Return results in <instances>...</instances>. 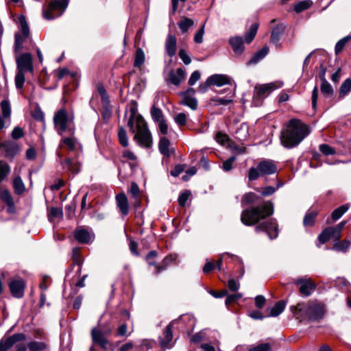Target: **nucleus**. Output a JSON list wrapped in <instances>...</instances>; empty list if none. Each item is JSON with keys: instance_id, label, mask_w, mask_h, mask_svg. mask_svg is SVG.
<instances>
[{"instance_id": "nucleus-1", "label": "nucleus", "mask_w": 351, "mask_h": 351, "mask_svg": "<svg viewBox=\"0 0 351 351\" xmlns=\"http://www.w3.org/2000/svg\"><path fill=\"white\" fill-rule=\"evenodd\" d=\"M274 213V204L271 201H263L259 205L252 206L242 211L241 222L247 226L257 224L255 232H265L271 239L278 235V224L276 219H271L258 223V222L270 217Z\"/></svg>"}, {"instance_id": "nucleus-2", "label": "nucleus", "mask_w": 351, "mask_h": 351, "mask_svg": "<svg viewBox=\"0 0 351 351\" xmlns=\"http://www.w3.org/2000/svg\"><path fill=\"white\" fill-rule=\"evenodd\" d=\"M310 133L308 126L298 119H291L281 132L282 145L287 148L298 145Z\"/></svg>"}, {"instance_id": "nucleus-3", "label": "nucleus", "mask_w": 351, "mask_h": 351, "mask_svg": "<svg viewBox=\"0 0 351 351\" xmlns=\"http://www.w3.org/2000/svg\"><path fill=\"white\" fill-rule=\"evenodd\" d=\"M294 317L302 322L306 319L317 321L322 319L324 314V307L316 301H309L307 303H299L290 307Z\"/></svg>"}, {"instance_id": "nucleus-4", "label": "nucleus", "mask_w": 351, "mask_h": 351, "mask_svg": "<svg viewBox=\"0 0 351 351\" xmlns=\"http://www.w3.org/2000/svg\"><path fill=\"white\" fill-rule=\"evenodd\" d=\"M278 168L274 160L263 159L259 161L256 167H251L247 173V183L257 180L259 178H264L267 181L268 176L277 173Z\"/></svg>"}, {"instance_id": "nucleus-5", "label": "nucleus", "mask_w": 351, "mask_h": 351, "mask_svg": "<svg viewBox=\"0 0 351 351\" xmlns=\"http://www.w3.org/2000/svg\"><path fill=\"white\" fill-rule=\"evenodd\" d=\"M53 123L59 134L68 132L69 135H74L73 117L69 116L66 110L60 109L54 114Z\"/></svg>"}, {"instance_id": "nucleus-6", "label": "nucleus", "mask_w": 351, "mask_h": 351, "mask_svg": "<svg viewBox=\"0 0 351 351\" xmlns=\"http://www.w3.org/2000/svg\"><path fill=\"white\" fill-rule=\"evenodd\" d=\"M134 139L143 147H149L152 144V134L148 130L147 123L143 117H139L134 125Z\"/></svg>"}, {"instance_id": "nucleus-7", "label": "nucleus", "mask_w": 351, "mask_h": 351, "mask_svg": "<svg viewBox=\"0 0 351 351\" xmlns=\"http://www.w3.org/2000/svg\"><path fill=\"white\" fill-rule=\"evenodd\" d=\"M69 4V0H52L43 10V17L47 20L53 19L62 15Z\"/></svg>"}, {"instance_id": "nucleus-8", "label": "nucleus", "mask_w": 351, "mask_h": 351, "mask_svg": "<svg viewBox=\"0 0 351 351\" xmlns=\"http://www.w3.org/2000/svg\"><path fill=\"white\" fill-rule=\"evenodd\" d=\"M158 253L155 250L150 251L146 256V261L149 267H154L155 271L154 274L158 275L161 271H164L169 266V263L173 261H175L176 257L174 256H169L165 257L160 265L156 263L154 261L156 257L157 256Z\"/></svg>"}, {"instance_id": "nucleus-9", "label": "nucleus", "mask_w": 351, "mask_h": 351, "mask_svg": "<svg viewBox=\"0 0 351 351\" xmlns=\"http://www.w3.org/2000/svg\"><path fill=\"white\" fill-rule=\"evenodd\" d=\"M282 84H278L276 82H271L263 84H256L254 86L253 99L261 101L267 97L274 90L280 88Z\"/></svg>"}, {"instance_id": "nucleus-10", "label": "nucleus", "mask_w": 351, "mask_h": 351, "mask_svg": "<svg viewBox=\"0 0 351 351\" xmlns=\"http://www.w3.org/2000/svg\"><path fill=\"white\" fill-rule=\"evenodd\" d=\"M182 319L183 315L180 316L178 319H175L171 322L165 328L162 335L159 337V343L162 348L167 349L171 348V341L173 339V326L176 323L182 321Z\"/></svg>"}, {"instance_id": "nucleus-11", "label": "nucleus", "mask_w": 351, "mask_h": 351, "mask_svg": "<svg viewBox=\"0 0 351 351\" xmlns=\"http://www.w3.org/2000/svg\"><path fill=\"white\" fill-rule=\"evenodd\" d=\"M293 283L299 286L300 293L305 297H308L316 288L315 284L311 278H298L293 280Z\"/></svg>"}, {"instance_id": "nucleus-12", "label": "nucleus", "mask_w": 351, "mask_h": 351, "mask_svg": "<svg viewBox=\"0 0 351 351\" xmlns=\"http://www.w3.org/2000/svg\"><path fill=\"white\" fill-rule=\"evenodd\" d=\"M90 335L93 343L98 345L102 349L107 350L109 347H112V344L106 338L104 332L97 328H93Z\"/></svg>"}, {"instance_id": "nucleus-13", "label": "nucleus", "mask_w": 351, "mask_h": 351, "mask_svg": "<svg viewBox=\"0 0 351 351\" xmlns=\"http://www.w3.org/2000/svg\"><path fill=\"white\" fill-rule=\"evenodd\" d=\"M17 71L32 73L34 71L32 58L30 53H25L16 58Z\"/></svg>"}, {"instance_id": "nucleus-14", "label": "nucleus", "mask_w": 351, "mask_h": 351, "mask_svg": "<svg viewBox=\"0 0 351 351\" xmlns=\"http://www.w3.org/2000/svg\"><path fill=\"white\" fill-rule=\"evenodd\" d=\"M195 90L192 88H189L186 91L180 94L181 100L180 104L186 106L192 110H196L197 107V99L194 97Z\"/></svg>"}, {"instance_id": "nucleus-15", "label": "nucleus", "mask_w": 351, "mask_h": 351, "mask_svg": "<svg viewBox=\"0 0 351 351\" xmlns=\"http://www.w3.org/2000/svg\"><path fill=\"white\" fill-rule=\"evenodd\" d=\"M25 282L22 279L13 280L9 283L10 292L14 298H21L24 295Z\"/></svg>"}, {"instance_id": "nucleus-16", "label": "nucleus", "mask_w": 351, "mask_h": 351, "mask_svg": "<svg viewBox=\"0 0 351 351\" xmlns=\"http://www.w3.org/2000/svg\"><path fill=\"white\" fill-rule=\"evenodd\" d=\"M137 104L136 101H133L130 108V116L128 121V126L130 128L131 132H134V125H136V120L139 117H142L141 114L137 113Z\"/></svg>"}, {"instance_id": "nucleus-17", "label": "nucleus", "mask_w": 351, "mask_h": 351, "mask_svg": "<svg viewBox=\"0 0 351 351\" xmlns=\"http://www.w3.org/2000/svg\"><path fill=\"white\" fill-rule=\"evenodd\" d=\"M74 237L79 243H88L91 240L90 232L83 227H79L75 229L74 232Z\"/></svg>"}, {"instance_id": "nucleus-18", "label": "nucleus", "mask_w": 351, "mask_h": 351, "mask_svg": "<svg viewBox=\"0 0 351 351\" xmlns=\"http://www.w3.org/2000/svg\"><path fill=\"white\" fill-rule=\"evenodd\" d=\"M116 201L121 213L124 216L127 215L129 213V204L125 194L121 193L117 195Z\"/></svg>"}, {"instance_id": "nucleus-19", "label": "nucleus", "mask_w": 351, "mask_h": 351, "mask_svg": "<svg viewBox=\"0 0 351 351\" xmlns=\"http://www.w3.org/2000/svg\"><path fill=\"white\" fill-rule=\"evenodd\" d=\"M176 38L173 34H169L165 41V51L169 57H173L176 53Z\"/></svg>"}, {"instance_id": "nucleus-20", "label": "nucleus", "mask_w": 351, "mask_h": 351, "mask_svg": "<svg viewBox=\"0 0 351 351\" xmlns=\"http://www.w3.org/2000/svg\"><path fill=\"white\" fill-rule=\"evenodd\" d=\"M207 83L211 85L221 86L230 84V79L225 75L215 74L207 79Z\"/></svg>"}, {"instance_id": "nucleus-21", "label": "nucleus", "mask_w": 351, "mask_h": 351, "mask_svg": "<svg viewBox=\"0 0 351 351\" xmlns=\"http://www.w3.org/2000/svg\"><path fill=\"white\" fill-rule=\"evenodd\" d=\"M229 43L231 45L233 51L237 54L241 55L244 51V45L243 38L240 36L232 37L229 40Z\"/></svg>"}, {"instance_id": "nucleus-22", "label": "nucleus", "mask_w": 351, "mask_h": 351, "mask_svg": "<svg viewBox=\"0 0 351 351\" xmlns=\"http://www.w3.org/2000/svg\"><path fill=\"white\" fill-rule=\"evenodd\" d=\"M185 77L186 73L181 68L177 69L176 71H171L169 73V80L171 83L176 86L179 85L184 80Z\"/></svg>"}, {"instance_id": "nucleus-23", "label": "nucleus", "mask_w": 351, "mask_h": 351, "mask_svg": "<svg viewBox=\"0 0 351 351\" xmlns=\"http://www.w3.org/2000/svg\"><path fill=\"white\" fill-rule=\"evenodd\" d=\"M286 306V302L285 300H280L276 303V304L270 308L267 309V312H268L269 317H277L280 313H282V311L285 310Z\"/></svg>"}, {"instance_id": "nucleus-24", "label": "nucleus", "mask_w": 351, "mask_h": 351, "mask_svg": "<svg viewBox=\"0 0 351 351\" xmlns=\"http://www.w3.org/2000/svg\"><path fill=\"white\" fill-rule=\"evenodd\" d=\"M285 31V27L283 25H278L276 27H274V29L271 31V41L276 45V46H279L280 43V39L281 38V36L284 33Z\"/></svg>"}, {"instance_id": "nucleus-25", "label": "nucleus", "mask_w": 351, "mask_h": 351, "mask_svg": "<svg viewBox=\"0 0 351 351\" xmlns=\"http://www.w3.org/2000/svg\"><path fill=\"white\" fill-rule=\"evenodd\" d=\"M269 53V47L267 46H264L261 50L257 51L247 62V64H254L264 58L267 54Z\"/></svg>"}, {"instance_id": "nucleus-26", "label": "nucleus", "mask_w": 351, "mask_h": 351, "mask_svg": "<svg viewBox=\"0 0 351 351\" xmlns=\"http://www.w3.org/2000/svg\"><path fill=\"white\" fill-rule=\"evenodd\" d=\"M29 37H25L21 33H15L14 34V49L15 53H19L23 48V43Z\"/></svg>"}, {"instance_id": "nucleus-27", "label": "nucleus", "mask_w": 351, "mask_h": 351, "mask_svg": "<svg viewBox=\"0 0 351 351\" xmlns=\"http://www.w3.org/2000/svg\"><path fill=\"white\" fill-rule=\"evenodd\" d=\"M64 168L71 171L73 173L76 174L80 171V163L70 158H66L62 163Z\"/></svg>"}, {"instance_id": "nucleus-28", "label": "nucleus", "mask_w": 351, "mask_h": 351, "mask_svg": "<svg viewBox=\"0 0 351 351\" xmlns=\"http://www.w3.org/2000/svg\"><path fill=\"white\" fill-rule=\"evenodd\" d=\"M170 141L166 137H161L158 143V149L160 152L167 156L169 157L171 154L169 152Z\"/></svg>"}, {"instance_id": "nucleus-29", "label": "nucleus", "mask_w": 351, "mask_h": 351, "mask_svg": "<svg viewBox=\"0 0 351 351\" xmlns=\"http://www.w3.org/2000/svg\"><path fill=\"white\" fill-rule=\"evenodd\" d=\"M351 91V78L346 79L339 88V98H344Z\"/></svg>"}, {"instance_id": "nucleus-30", "label": "nucleus", "mask_w": 351, "mask_h": 351, "mask_svg": "<svg viewBox=\"0 0 351 351\" xmlns=\"http://www.w3.org/2000/svg\"><path fill=\"white\" fill-rule=\"evenodd\" d=\"M320 90L323 96L326 98H331L334 95V89L328 81L321 83Z\"/></svg>"}, {"instance_id": "nucleus-31", "label": "nucleus", "mask_w": 351, "mask_h": 351, "mask_svg": "<svg viewBox=\"0 0 351 351\" xmlns=\"http://www.w3.org/2000/svg\"><path fill=\"white\" fill-rule=\"evenodd\" d=\"M19 23L20 25V32L22 35H25V37L29 36V28L27 24L26 18L24 15H21L19 17Z\"/></svg>"}, {"instance_id": "nucleus-32", "label": "nucleus", "mask_w": 351, "mask_h": 351, "mask_svg": "<svg viewBox=\"0 0 351 351\" xmlns=\"http://www.w3.org/2000/svg\"><path fill=\"white\" fill-rule=\"evenodd\" d=\"M350 208V206L349 204H344V205H342L341 206H339V208L335 209L332 214H331V218L332 219L335 221L337 220H338L339 219H340L343 215L347 212V210L349 209Z\"/></svg>"}, {"instance_id": "nucleus-33", "label": "nucleus", "mask_w": 351, "mask_h": 351, "mask_svg": "<svg viewBox=\"0 0 351 351\" xmlns=\"http://www.w3.org/2000/svg\"><path fill=\"white\" fill-rule=\"evenodd\" d=\"M259 196L253 192H249L245 193L241 199L242 204H251L256 203L259 199Z\"/></svg>"}, {"instance_id": "nucleus-34", "label": "nucleus", "mask_w": 351, "mask_h": 351, "mask_svg": "<svg viewBox=\"0 0 351 351\" xmlns=\"http://www.w3.org/2000/svg\"><path fill=\"white\" fill-rule=\"evenodd\" d=\"M194 22L192 19L187 17H182L180 21L178 23V27L182 33L186 32L189 29L192 27Z\"/></svg>"}, {"instance_id": "nucleus-35", "label": "nucleus", "mask_w": 351, "mask_h": 351, "mask_svg": "<svg viewBox=\"0 0 351 351\" xmlns=\"http://www.w3.org/2000/svg\"><path fill=\"white\" fill-rule=\"evenodd\" d=\"M258 28V24L256 23H253L250 26L249 31L245 34V41L247 43H250L253 40L257 33Z\"/></svg>"}, {"instance_id": "nucleus-36", "label": "nucleus", "mask_w": 351, "mask_h": 351, "mask_svg": "<svg viewBox=\"0 0 351 351\" xmlns=\"http://www.w3.org/2000/svg\"><path fill=\"white\" fill-rule=\"evenodd\" d=\"M13 187L14 192L18 195L22 194L25 191V187L20 176H16L14 179Z\"/></svg>"}, {"instance_id": "nucleus-37", "label": "nucleus", "mask_w": 351, "mask_h": 351, "mask_svg": "<svg viewBox=\"0 0 351 351\" xmlns=\"http://www.w3.org/2000/svg\"><path fill=\"white\" fill-rule=\"evenodd\" d=\"M145 62V53L141 48L136 51L134 66L140 68Z\"/></svg>"}, {"instance_id": "nucleus-38", "label": "nucleus", "mask_w": 351, "mask_h": 351, "mask_svg": "<svg viewBox=\"0 0 351 351\" xmlns=\"http://www.w3.org/2000/svg\"><path fill=\"white\" fill-rule=\"evenodd\" d=\"M29 351H43L47 348V345L41 341H30L27 345Z\"/></svg>"}, {"instance_id": "nucleus-39", "label": "nucleus", "mask_w": 351, "mask_h": 351, "mask_svg": "<svg viewBox=\"0 0 351 351\" xmlns=\"http://www.w3.org/2000/svg\"><path fill=\"white\" fill-rule=\"evenodd\" d=\"M313 5V2L311 0H304L298 2L295 4L294 7V10L297 13L302 12L309 8Z\"/></svg>"}, {"instance_id": "nucleus-40", "label": "nucleus", "mask_w": 351, "mask_h": 351, "mask_svg": "<svg viewBox=\"0 0 351 351\" xmlns=\"http://www.w3.org/2000/svg\"><path fill=\"white\" fill-rule=\"evenodd\" d=\"M118 138L120 144L123 147H126L128 146V139L126 131L122 126L119 127Z\"/></svg>"}, {"instance_id": "nucleus-41", "label": "nucleus", "mask_w": 351, "mask_h": 351, "mask_svg": "<svg viewBox=\"0 0 351 351\" xmlns=\"http://www.w3.org/2000/svg\"><path fill=\"white\" fill-rule=\"evenodd\" d=\"M152 117L154 121L159 123L165 120L162 110L154 106L151 109Z\"/></svg>"}, {"instance_id": "nucleus-42", "label": "nucleus", "mask_w": 351, "mask_h": 351, "mask_svg": "<svg viewBox=\"0 0 351 351\" xmlns=\"http://www.w3.org/2000/svg\"><path fill=\"white\" fill-rule=\"evenodd\" d=\"M248 135V128L245 124H241L240 128L236 132V138L242 141H244Z\"/></svg>"}, {"instance_id": "nucleus-43", "label": "nucleus", "mask_w": 351, "mask_h": 351, "mask_svg": "<svg viewBox=\"0 0 351 351\" xmlns=\"http://www.w3.org/2000/svg\"><path fill=\"white\" fill-rule=\"evenodd\" d=\"M332 230L329 228V227L325 228L318 236V240L322 243L324 244L330 239H332L331 231Z\"/></svg>"}, {"instance_id": "nucleus-44", "label": "nucleus", "mask_w": 351, "mask_h": 351, "mask_svg": "<svg viewBox=\"0 0 351 351\" xmlns=\"http://www.w3.org/2000/svg\"><path fill=\"white\" fill-rule=\"evenodd\" d=\"M317 215V212L311 211L308 213L304 218L303 223L305 226H313L315 223V217Z\"/></svg>"}, {"instance_id": "nucleus-45", "label": "nucleus", "mask_w": 351, "mask_h": 351, "mask_svg": "<svg viewBox=\"0 0 351 351\" xmlns=\"http://www.w3.org/2000/svg\"><path fill=\"white\" fill-rule=\"evenodd\" d=\"M63 215L62 208L52 207L49 209L48 218L49 221H52L55 218H61Z\"/></svg>"}, {"instance_id": "nucleus-46", "label": "nucleus", "mask_w": 351, "mask_h": 351, "mask_svg": "<svg viewBox=\"0 0 351 351\" xmlns=\"http://www.w3.org/2000/svg\"><path fill=\"white\" fill-rule=\"evenodd\" d=\"M1 199L8 206L11 207L14 206L13 198L8 190H3L1 193Z\"/></svg>"}, {"instance_id": "nucleus-47", "label": "nucleus", "mask_w": 351, "mask_h": 351, "mask_svg": "<svg viewBox=\"0 0 351 351\" xmlns=\"http://www.w3.org/2000/svg\"><path fill=\"white\" fill-rule=\"evenodd\" d=\"M25 72L19 71H17V72H16V74L15 76V84H16V88H18V89L22 88L24 85V83L25 81Z\"/></svg>"}, {"instance_id": "nucleus-48", "label": "nucleus", "mask_w": 351, "mask_h": 351, "mask_svg": "<svg viewBox=\"0 0 351 351\" xmlns=\"http://www.w3.org/2000/svg\"><path fill=\"white\" fill-rule=\"evenodd\" d=\"M70 136H71L62 139V143L66 146L69 150L73 151L76 147V139L73 136V135Z\"/></svg>"}, {"instance_id": "nucleus-49", "label": "nucleus", "mask_w": 351, "mask_h": 351, "mask_svg": "<svg viewBox=\"0 0 351 351\" xmlns=\"http://www.w3.org/2000/svg\"><path fill=\"white\" fill-rule=\"evenodd\" d=\"M350 246V241L348 240H343L341 241L337 242L333 245V249L337 251L346 252Z\"/></svg>"}, {"instance_id": "nucleus-50", "label": "nucleus", "mask_w": 351, "mask_h": 351, "mask_svg": "<svg viewBox=\"0 0 351 351\" xmlns=\"http://www.w3.org/2000/svg\"><path fill=\"white\" fill-rule=\"evenodd\" d=\"M255 190L257 192H260L261 195L262 196L267 197V196H269V195L274 194L276 192V189L274 186H265L263 189L256 188Z\"/></svg>"}, {"instance_id": "nucleus-51", "label": "nucleus", "mask_w": 351, "mask_h": 351, "mask_svg": "<svg viewBox=\"0 0 351 351\" xmlns=\"http://www.w3.org/2000/svg\"><path fill=\"white\" fill-rule=\"evenodd\" d=\"M350 36H346L343 38L342 39L339 40L335 45V53L338 54L340 53L344 48L346 43L350 40Z\"/></svg>"}, {"instance_id": "nucleus-52", "label": "nucleus", "mask_w": 351, "mask_h": 351, "mask_svg": "<svg viewBox=\"0 0 351 351\" xmlns=\"http://www.w3.org/2000/svg\"><path fill=\"white\" fill-rule=\"evenodd\" d=\"M1 107L2 110V116L5 118H8L10 116L11 109L10 103L7 100H3L1 102Z\"/></svg>"}, {"instance_id": "nucleus-53", "label": "nucleus", "mask_w": 351, "mask_h": 351, "mask_svg": "<svg viewBox=\"0 0 351 351\" xmlns=\"http://www.w3.org/2000/svg\"><path fill=\"white\" fill-rule=\"evenodd\" d=\"M237 158L233 156L230 157L228 159L224 160L222 164L223 169L226 172L231 171L233 168V163L235 162Z\"/></svg>"}, {"instance_id": "nucleus-54", "label": "nucleus", "mask_w": 351, "mask_h": 351, "mask_svg": "<svg viewBox=\"0 0 351 351\" xmlns=\"http://www.w3.org/2000/svg\"><path fill=\"white\" fill-rule=\"evenodd\" d=\"M248 351H272V349L269 343H263L249 349Z\"/></svg>"}, {"instance_id": "nucleus-55", "label": "nucleus", "mask_w": 351, "mask_h": 351, "mask_svg": "<svg viewBox=\"0 0 351 351\" xmlns=\"http://www.w3.org/2000/svg\"><path fill=\"white\" fill-rule=\"evenodd\" d=\"M130 333L128 334V325L125 323L120 324L116 332V336L117 337H128Z\"/></svg>"}, {"instance_id": "nucleus-56", "label": "nucleus", "mask_w": 351, "mask_h": 351, "mask_svg": "<svg viewBox=\"0 0 351 351\" xmlns=\"http://www.w3.org/2000/svg\"><path fill=\"white\" fill-rule=\"evenodd\" d=\"M319 151L326 156L333 155L336 153L335 149L327 144L320 145Z\"/></svg>"}, {"instance_id": "nucleus-57", "label": "nucleus", "mask_w": 351, "mask_h": 351, "mask_svg": "<svg viewBox=\"0 0 351 351\" xmlns=\"http://www.w3.org/2000/svg\"><path fill=\"white\" fill-rule=\"evenodd\" d=\"M191 192L189 191H185L182 193L178 197V203L179 205L182 207L185 206L187 200L191 196Z\"/></svg>"}, {"instance_id": "nucleus-58", "label": "nucleus", "mask_w": 351, "mask_h": 351, "mask_svg": "<svg viewBox=\"0 0 351 351\" xmlns=\"http://www.w3.org/2000/svg\"><path fill=\"white\" fill-rule=\"evenodd\" d=\"M241 297L242 294L239 293L229 295L226 299V304L228 306L234 302H236L237 300L241 299Z\"/></svg>"}, {"instance_id": "nucleus-59", "label": "nucleus", "mask_w": 351, "mask_h": 351, "mask_svg": "<svg viewBox=\"0 0 351 351\" xmlns=\"http://www.w3.org/2000/svg\"><path fill=\"white\" fill-rule=\"evenodd\" d=\"M97 90L101 97L102 102H107L108 101V97L105 88L99 84L97 86Z\"/></svg>"}, {"instance_id": "nucleus-60", "label": "nucleus", "mask_w": 351, "mask_h": 351, "mask_svg": "<svg viewBox=\"0 0 351 351\" xmlns=\"http://www.w3.org/2000/svg\"><path fill=\"white\" fill-rule=\"evenodd\" d=\"M175 122L179 125H184L186 123V114L180 112L178 113L174 118Z\"/></svg>"}, {"instance_id": "nucleus-61", "label": "nucleus", "mask_w": 351, "mask_h": 351, "mask_svg": "<svg viewBox=\"0 0 351 351\" xmlns=\"http://www.w3.org/2000/svg\"><path fill=\"white\" fill-rule=\"evenodd\" d=\"M179 57L185 64H189L191 62L190 56L187 54L186 51L181 49L178 53Z\"/></svg>"}, {"instance_id": "nucleus-62", "label": "nucleus", "mask_w": 351, "mask_h": 351, "mask_svg": "<svg viewBox=\"0 0 351 351\" xmlns=\"http://www.w3.org/2000/svg\"><path fill=\"white\" fill-rule=\"evenodd\" d=\"M227 286L231 291H236L239 289L240 284L239 281L231 278L228 281Z\"/></svg>"}, {"instance_id": "nucleus-63", "label": "nucleus", "mask_w": 351, "mask_h": 351, "mask_svg": "<svg viewBox=\"0 0 351 351\" xmlns=\"http://www.w3.org/2000/svg\"><path fill=\"white\" fill-rule=\"evenodd\" d=\"M130 193H131V195H132V197L136 199V198L139 197L140 190H139V187L136 183H135V182L131 183Z\"/></svg>"}, {"instance_id": "nucleus-64", "label": "nucleus", "mask_w": 351, "mask_h": 351, "mask_svg": "<svg viewBox=\"0 0 351 351\" xmlns=\"http://www.w3.org/2000/svg\"><path fill=\"white\" fill-rule=\"evenodd\" d=\"M24 136V132L20 127H15L12 132V137L15 139H19Z\"/></svg>"}]
</instances>
